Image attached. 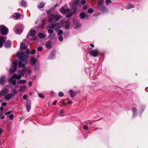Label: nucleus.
<instances>
[{"label":"nucleus","instance_id":"2f4dec72","mask_svg":"<svg viewBox=\"0 0 148 148\" xmlns=\"http://www.w3.org/2000/svg\"><path fill=\"white\" fill-rule=\"evenodd\" d=\"M21 17V14L19 13H15V17L16 19H18Z\"/></svg>","mask_w":148,"mask_h":148},{"label":"nucleus","instance_id":"20e7f679","mask_svg":"<svg viewBox=\"0 0 148 148\" xmlns=\"http://www.w3.org/2000/svg\"><path fill=\"white\" fill-rule=\"evenodd\" d=\"M89 53L91 56L96 57L98 55L99 51L97 49L94 50H91L89 51Z\"/></svg>","mask_w":148,"mask_h":148},{"label":"nucleus","instance_id":"ddd939ff","mask_svg":"<svg viewBox=\"0 0 148 148\" xmlns=\"http://www.w3.org/2000/svg\"><path fill=\"white\" fill-rule=\"evenodd\" d=\"M79 17L80 18L83 19L85 17H88L89 15L87 14H86L84 12H82L80 14Z\"/></svg>","mask_w":148,"mask_h":148},{"label":"nucleus","instance_id":"c9c22d12","mask_svg":"<svg viewBox=\"0 0 148 148\" xmlns=\"http://www.w3.org/2000/svg\"><path fill=\"white\" fill-rule=\"evenodd\" d=\"M53 30L51 28L50 29L48 30V32L49 34H51L53 33Z\"/></svg>","mask_w":148,"mask_h":148},{"label":"nucleus","instance_id":"09e8293b","mask_svg":"<svg viewBox=\"0 0 148 148\" xmlns=\"http://www.w3.org/2000/svg\"><path fill=\"white\" fill-rule=\"evenodd\" d=\"M83 129L85 130H87L88 129V127L86 125H84L83 126Z\"/></svg>","mask_w":148,"mask_h":148},{"label":"nucleus","instance_id":"72a5a7b5","mask_svg":"<svg viewBox=\"0 0 148 148\" xmlns=\"http://www.w3.org/2000/svg\"><path fill=\"white\" fill-rule=\"evenodd\" d=\"M64 111L62 110H60V116H64V115L63 114H62L63 113H64Z\"/></svg>","mask_w":148,"mask_h":148},{"label":"nucleus","instance_id":"338daca9","mask_svg":"<svg viewBox=\"0 0 148 148\" xmlns=\"http://www.w3.org/2000/svg\"><path fill=\"white\" fill-rule=\"evenodd\" d=\"M72 103V101H70L68 102V104H71Z\"/></svg>","mask_w":148,"mask_h":148},{"label":"nucleus","instance_id":"69168bd1","mask_svg":"<svg viewBox=\"0 0 148 148\" xmlns=\"http://www.w3.org/2000/svg\"><path fill=\"white\" fill-rule=\"evenodd\" d=\"M4 115H3L1 117V118L2 119H4Z\"/></svg>","mask_w":148,"mask_h":148},{"label":"nucleus","instance_id":"de8ad7c7","mask_svg":"<svg viewBox=\"0 0 148 148\" xmlns=\"http://www.w3.org/2000/svg\"><path fill=\"white\" fill-rule=\"evenodd\" d=\"M26 74L28 75L29 74L31 73L32 71L30 69L28 70V71H26Z\"/></svg>","mask_w":148,"mask_h":148},{"label":"nucleus","instance_id":"423d86ee","mask_svg":"<svg viewBox=\"0 0 148 148\" xmlns=\"http://www.w3.org/2000/svg\"><path fill=\"white\" fill-rule=\"evenodd\" d=\"M12 68L13 69H10V73H12L14 72L16 70L17 62L16 61H14L12 62Z\"/></svg>","mask_w":148,"mask_h":148},{"label":"nucleus","instance_id":"603ef678","mask_svg":"<svg viewBox=\"0 0 148 148\" xmlns=\"http://www.w3.org/2000/svg\"><path fill=\"white\" fill-rule=\"evenodd\" d=\"M35 52V50L34 49L32 50L31 52V54H33Z\"/></svg>","mask_w":148,"mask_h":148},{"label":"nucleus","instance_id":"39448f33","mask_svg":"<svg viewBox=\"0 0 148 148\" xmlns=\"http://www.w3.org/2000/svg\"><path fill=\"white\" fill-rule=\"evenodd\" d=\"M50 28L56 30H58L61 27V26L60 25V23H56L51 24L50 26Z\"/></svg>","mask_w":148,"mask_h":148},{"label":"nucleus","instance_id":"1a4fd4ad","mask_svg":"<svg viewBox=\"0 0 148 148\" xmlns=\"http://www.w3.org/2000/svg\"><path fill=\"white\" fill-rule=\"evenodd\" d=\"M64 21H61L60 23H63ZM64 27L66 29H68L70 26V23L68 21H64Z\"/></svg>","mask_w":148,"mask_h":148},{"label":"nucleus","instance_id":"c03bdc74","mask_svg":"<svg viewBox=\"0 0 148 148\" xmlns=\"http://www.w3.org/2000/svg\"><path fill=\"white\" fill-rule=\"evenodd\" d=\"M13 118V114H11L9 116V118L10 120H12Z\"/></svg>","mask_w":148,"mask_h":148},{"label":"nucleus","instance_id":"79ce46f5","mask_svg":"<svg viewBox=\"0 0 148 148\" xmlns=\"http://www.w3.org/2000/svg\"><path fill=\"white\" fill-rule=\"evenodd\" d=\"M38 95L39 97L42 98H44V95L40 93L38 94Z\"/></svg>","mask_w":148,"mask_h":148},{"label":"nucleus","instance_id":"774afa93","mask_svg":"<svg viewBox=\"0 0 148 148\" xmlns=\"http://www.w3.org/2000/svg\"><path fill=\"white\" fill-rule=\"evenodd\" d=\"M62 103L63 104H64V105H65L66 104V103L65 102H63V101H62Z\"/></svg>","mask_w":148,"mask_h":148},{"label":"nucleus","instance_id":"e433bc0d","mask_svg":"<svg viewBox=\"0 0 148 148\" xmlns=\"http://www.w3.org/2000/svg\"><path fill=\"white\" fill-rule=\"evenodd\" d=\"M26 82V81L25 80H21V79L19 81V83L21 84H22L23 83H25Z\"/></svg>","mask_w":148,"mask_h":148},{"label":"nucleus","instance_id":"aec40b11","mask_svg":"<svg viewBox=\"0 0 148 148\" xmlns=\"http://www.w3.org/2000/svg\"><path fill=\"white\" fill-rule=\"evenodd\" d=\"M12 95L11 94H8L5 96V99L7 101H8L12 97Z\"/></svg>","mask_w":148,"mask_h":148},{"label":"nucleus","instance_id":"473e14b6","mask_svg":"<svg viewBox=\"0 0 148 148\" xmlns=\"http://www.w3.org/2000/svg\"><path fill=\"white\" fill-rule=\"evenodd\" d=\"M94 12V10L91 8H90L88 9V12L89 13H92Z\"/></svg>","mask_w":148,"mask_h":148},{"label":"nucleus","instance_id":"c85d7f7f","mask_svg":"<svg viewBox=\"0 0 148 148\" xmlns=\"http://www.w3.org/2000/svg\"><path fill=\"white\" fill-rule=\"evenodd\" d=\"M134 8V6L132 4H129L128 5L126 8L127 10H129L130 9Z\"/></svg>","mask_w":148,"mask_h":148},{"label":"nucleus","instance_id":"e2e57ef3","mask_svg":"<svg viewBox=\"0 0 148 148\" xmlns=\"http://www.w3.org/2000/svg\"><path fill=\"white\" fill-rule=\"evenodd\" d=\"M90 46L91 47H94V45L93 44H90Z\"/></svg>","mask_w":148,"mask_h":148},{"label":"nucleus","instance_id":"0eeeda50","mask_svg":"<svg viewBox=\"0 0 148 148\" xmlns=\"http://www.w3.org/2000/svg\"><path fill=\"white\" fill-rule=\"evenodd\" d=\"M21 25L20 24H18L16 25L15 27L14 31L16 34H20L22 33L23 31V29H18L17 28L18 27H20Z\"/></svg>","mask_w":148,"mask_h":148},{"label":"nucleus","instance_id":"37998d69","mask_svg":"<svg viewBox=\"0 0 148 148\" xmlns=\"http://www.w3.org/2000/svg\"><path fill=\"white\" fill-rule=\"evenodd\" d=\"M58 95L60 97H63L64 95V94L63 92H59Z\"/></svg>","mask_w":148,"mask_h":148},{"label":"nucleus","instance_id":"a19ab883","mask_svg":"<svg viewBox=\"0 0 148 148\" xmlns=\"http://www.w3.org/2000/svg\"><path fill=\"white\" fill-rule=\"evenodd\" d=\"M106 5H107L109 3H111V0H106L105 2Z\"/></svg>","mask_w":148,"mask_h":148},{"label":"nucleus","instance_id":"4d7b16f0","mask_svg":"<svg viewBox=\"0 0 148 148\" xmlns=\"http://www.w3.org/2000/svg\"><path fill=\"white\" fill-rule=\"evenodd\" d=\"M32 84V83L31 81H29L28 83V85L29 86H31Z\"/></svg>","mask_w":148,"mask_h":148},{"label":"nucleus","instance_id":"6e6d98bb","mask_svg":"<svg viewBox=\"0 0 148 148\" xmlns=\"http://www.w3.org/2000/svg\"><path fill=\"white\" fill-rule=\"evenodd\" d=\"M37 38H38V37L36 36H35L33 37V39L34 40H36L37 39Z\"/></svg>","mask_w":148,"mask_h":148},{"label":"nucleus","instance_id":"6e6552de","mask_svg":"<svg viewBox=\"0 0 148 148\" xmlns=\"http://www.w3.org/2000/svg\"><path fill=\"white\" fill-rule=\"evenodd\" d=\"M6 37L0 36V48L2 47L3 42L6 39Z\"/></svg>","mask_w":148,"mask_h":148},{"label":"nucleus","instance_id":"ea45409f","mask_svg":"<svg viewBox=\"0 0 148 148\" xmlns=\"http://www.w3.org/2000/svg\"><path fill=\"white\" fill-rule=\"evenodd\" d=\"M43 49L42 47H40L37 48V51H42Z\"/></svg>","mask_w":148,"mask_h":148},{"label":"nucleus","instance_id":"bf43d9fd","mask_svg":"<svg viewBox=\"0 0 148 148\" xmlns=\"http://www.w3.org/2000/svg\"><path fill=\"white\" fill-rule=\"evenodd\" d=\"M17 91L16 90H14L13 91V93L15 95L17 93Z\"/></svg>","mask_w":148,"mask_h":148},{"label":"nucleus","instance_id":"f3484780","mask_svg":"<svg viewBox=\"0 0 148 148\" xmlns=\"http://www.w3.org/2000/svg\"><path fill=\"white\" fill-rule=\"evenodd\" d=\"M54 19L53 15H50L48 17V21L49 22L51 23L53 21Z\"/></svg>","mask_w":148,"mask_h":148},{"label":"nucleus","instance_id":"052dcab7","mask_svg":"<svg viewBox=\"0 0 148 148\" xmlns=\"http://www.w3.org/2000/svg\"><path fill=\"white\" fill-rule=\"evenodd\" d=\"M3 132V130H2L0 128V134H1Z\"/></svg>","mask_w":148,"mask_h":148},{"label":"nucleus","instance_id":"a878e982","mask_svg":"<svg viewBox=\"0 0 148 148\" xmlns=\"http://www.w3.org/2000/svg\"><path fill=\"white\" fill-rule=\"evenodd\" d=\"M69 93L72 97H73L75 95V92L72 90H70Z\"/></svg>","mask_w":148,"mask_h":148},{"label":"nucleus","instance_id":"c756f323","mask_svg":"<svg viewBox=\"0 0 148 148\" xmlns=\"http://www.w3.org/2000/svg\"><path fill=\"white\" fill-rule=\"evenodd\" d=\"M38 36L41 38H44L45 37V35L42 33H40L38 35Z\"/></svg>","mask_w":148,"mask_h":148},{"label":"nucleus","instance_id":"9b49d317","mask_svg":"<svg viewBox=\"0 0 148 148\" xmlns=\"http://www.w3.org/2000/svg\"><path fill=\"white\" fill-rule=\"evenodd\" d=\"M31 108V105L30 102L29 101H27L26 102V108L27 112H29L30 111Z\"/></svg>","mask_w":148,"mask_h":148},{"label":"nucleus","instance_id":"f03ea898","mask_svg":"<svg viewBox=\"0 0 148 148\" xmlns=\"http://www.w3.org/2000/svg\"><path fill=\"white\" fill-rule=\"evenodd\" d=\"M24 71H21L18 72L19 75H16L14 74L12 76L11 78H9L8 81L9 83L11 82L12 84L14 85H15L16 84V80L14 79H19L21 78L22 76L24 75Z\"/></svg>","mask_w":148,"mask_h":148},{"label":"nucleus","instance_id":"cd10ccee","mask_svg":"<svg viewBox=\"0 0 148 148\" xmlns=\"http://www.w3.org/2000/svg\"><path fill=\"white\" fill-rule=\"evenodd\" d=\"M54 19L56 21L58 20L61 17V16L60 15H54Z\"/></svg>","mask_w":148,"mask_h":148},{"label":"nucleus","instance_id":"5701e85b","mask_svg":"<svg viewBox=\"0 0 148 148\" xmlns=\"http://www.w3.org/2000/svg\"><path fill=\"white\" fill-rule=\"evenodd\" d=\"M46 47L48 48H50L51 47V42L50 41H48L46 44Z\"/></svg>","mask_w":148,"mask_h":148},{"label":"nucleus","instance_id":"f704fd0d","mask_svg":"<svg viewBox=\"0 0 148 148\" xmlns=\"http://www.w3.org/2000/svg\"><path fill=\"white\" fill-rule=\"evenodd\" d=\"M45 4L43 3H40L39 5V8H42L44 6Z\"/></svg>","mask_w":148,"mask_h":148},{"label":"nucleus","instance_id":"3c124183","mask_svg":"<svg viewBox=\"0 0 148 148\" xmlns=\"http://www.w3.org/2000/svg\"><path fill=\"white\" fill-rule=\"evenodd\" d=\"M86 1L85 0H82L81 1V3L82 5L86 3Z\"/></svg>","mask_w":148,"mask_h":148},{"label":"nucleus","instance_id":"680f3d73","mask_svg":"<svg viewBox=\"0 0 148 148\" xmlns=\"http://www.w3.org/2000/svg\"><path fill=\"white\" fill-rule=\"evenodd\" d=\"M58 5V3L56 4H55V5L53 7L54 8H56V7Z\"/></svg>","mask_w":148,"mask_h":148},{"label":"nucleus","instance_id":"5fc2aeb1","mask_svg":"<svg viewBox=\"0 0 148 148\" xmlns=\"http://www.w3.org/2000/svg\"><path fill=\"white\" fill-rule=\"evenodd\" d=\"M27 96L26 95H24L23 96V99H25V100H26L27 99Z\"/></svg>","mask_w":148,"mask_h":148},{"label":"nucleus","instance_id":"f257e3e1","mask_svg":"<svg viewBox=\"0 0 148 148\" xmlns=\"http://www.w3.org/2000/svg\"><path fill=\"white\" fill-rule=\"evenodd\" d=\"M29 50L27 49L25 52L22 53L18 52L16 54V56L20 58V61L19 62L18 66L19 67H23L27 62Z\"/></svg>","mask_w":148,"mask_h":148},{"label":"nucleus","instance_id":"13d9d810","mask_svg":"<svg viewBox=\"0 0 148 148\" xmlns=\"http://www.w3.org/2000/svg\"><path fill=\"white\" fill-rule=\"evenodd\" d=\"M6 104V103L5 102H3L1 104L2 106H5Z\"/></svg>","mask_w":148,"mask_h":148},{"label":"nucleus","instance_id":"2eb2a0df","mask_svg":"<svg viewBox=\"0 0 148 148\" xmlns=\"http://www.w3.org/2000/svg\"><path fill=\"white\" fill-rule=\"evenodd\" d=\"M5 77L4 76H2L0 78V84L1 85H3L5 82Z\"/></svg>","mask_w":148,"mask_h":148},{"label":"nucleus","instance_id":"a211bd4d","mask_svg":"<svg viewBox=\"0 0 148 148\" xmlns=\"http://www.w3.org/2000/svg\"><path fill=\"white\" fill-rule=\"evenodd\" d=\"M73 22L74 24L76 25V26L75 27V28H77V27H79L80 26V25L79 23L77 20H73Z\"/></svg>","mask_w":148,"mask_h":148},{"label":"nucleus","instance_id":"bb28decb","mask_svg":"<svg viewBox=\"0 0 148 148\" xmlns=\"http://www.w3.org/2000/svg\"><path fill=\"white\" fill-rule=\"evenodd\" d=\"M31 62L32 64H34L36 62L35 58L34 57H32L31 59Z\"/></svg>","mask_w":148,"mask_h":148},{"label":"nucleus","instance_id":"412c9836","mask_svg":"<svg viewBox=\"0 0 148 148\" xmlns=\"http://www.w3.org/2000/svg\"><path fill=\"white\" fill-rule=\"evenodd\" d=\"M26 87L25 86H22L19 88V91L20 92L24 91L26 90Z\"/></svg>","mask_w":148,"mask_h":148},{"label":"nucleus","instance_id":"4468645a","mask_svg":"<svg viewBox=\"0 0 148 148\" xmlns=\"http://www.w3.org/2000/svg\"><path fill=\"white\" fill-rule=\"evenodd\" d=\"M11 45V43L10 40L7 41L4 43V45L6 48L9 47Z\"/></svg>","mask_w":148,"mask_h":148},{"label":"nucleus","instance_id":"4be33fe9","mask_svg":"<svg viewBox=\"0 0 148 148\" xmlns=\"http://www.w3.org/2000/svg\"><path fill=\"white\" fill-rule=\"evenodd\" d=\"M97 2L99 5L102 6L103 5L104 1L103 0H98Z\"/></svg>","mask_w":148,"mask_h":148},{"label":"nucleus","instance_id":"8fccbe9b","mask_svg":"<svg viewBox=\"0 0 148 148\" xmlns=\"http://www.w3.org/2000/svg\"><path fill=\"white\" fill-rule=\"evenodd\" d=\"M52 11V9H50L47 10L46 12L47 14L50 13Z\"/></svg>","mask_w":148,"mask_h":148},{"label":"nucleus","instance_id":"0e129e2a","mask_svg":"<svg viewBox=\"0 0 148 148\" xmlns=\"http://www.w3.org/2000/svg\"><path fill=\"white\" fill-rule=\"evenodd\" d=\"M3 109V108L2 107H1L0 108V109L1 111H2Z\"/></svg>","mask_w":148,"mask_h":148},{"label":"nucleus","instance_id":"6ab92c4d","mask_svg":"<svg viewBox=\"0 0 148 148\" xmlns=\"http://www.w3.org/2000/svg\"><path fill=\"white\" fill-rule=\"evenodd\" d=\"M132 110L133 111V117L135 116L137 114V110L136 108L134 107L132 108Z\"/></svg>","mask_w":148,"mask_h":148},{"label":"nucleus","instance_id":"b1692460","mask_svg":"<svg viewBox=\"0 0 148 148\" xmlns=\"http://www.w3.org/2000/svg\"><path fill=\"white\" fill-rule=\"evenodd\" d=\"M21 6L25 7H26L27 6L26 2L23 0L21 1Z\"/></svg>","mask_w":148,"mask_h":148},{"label":"nucleus","instance_id":"58836bf2","mask_svg":"<svg viewBox=\"0 0 148 148\" xmlns=\"http://www.w3.org/2000/svg\"><path fill=\"white\" fill-rule=\"evenodd\" d=\"M63 33V31L62 30H60L58 31V35H60L62 34Z\"/></svg>","mask_w":148,"mask_h":148},{"label":"nucleus","instance_id":"864d4df0","mask_svg":"<svg viewBox=\"0 0 148 148\" xmlns=\"http://www.w3.org/2000/svg\"><path fill=\"white\" fill-rule=\"evenodd\" d=\"M11 112V111H9L8 112H6L5 113V115H8Z\"/></svg>","mask_w":148,"mask_h":148},{"label":"nucleus","instance_id":"7ed1b4c3","mask_svg":"<svg viewBox=\"0 0 148 148\" xmlns=\"http://www.w3.org/2000/svg\"><path fill=\"white\" fill-rule=\"evenodd\" d=\"M1 33V34L5 35L8 32V29L3 25L0 26Z\"/></svg>","mask_w":148,"mask_h":148},{"label":"nucleus","instance_id":"f8f14e48","mask_svg":"<svg viewBox=\"0 0 148 148\" xmlns=\"http://www.w3.org/2000/svg\"><path fill=\"white\" fill-rule=\"evenodd\" d=\"M69 11V10L68 9H65L64 8L62 7L60 9L61 12L64 14H66L68 13Z\"/></svg>","mask_w":148,"mask_h":148},{"label":"nucleus","instance_id":"dca6fc26","mask_svg":"<svg viewBox=\"0 0 148 148\" xmlns=\"http://www.w3.org/2000/svg\"><path fill=\"white\" fill-rule=\"evenodd\" d=\"M26 48V45L25 44L21 42L20 44V49L21 51H23Z\"/></svg>","mask_w":148,"mask_h":148},{"label":"nucleus","instance_id":"49530a36","mask_svg":"<svg viewBox=\"0 0 148 148\" xmlns=\"http://www.w3.org/2000/svg\"><path fill=\"white\" fill-rule=\"evenodd\" d=\"M59 40L60 41H62L63 40V37L62 36H60L59 37Z\"/></svg>","mask_w":148,"mask_h":148},{"label":"nucleus","instance_id":"4c0bfd02","mask_svg":"<svg viewBox=\"0 0 148 148\" xmlns=\"http://www.w3.org/2000/svg\"><path fill=\"white\" fill-rule=\"evenodd\" d=\"M79 2V1L78 0H75L73 2V4L74 5H76L78 4Z\"/></svg>","mask_w":148,"mask_h":148},{"label":"nucleus","instance_id":"9d476101","mask_svg":"<svg viewBox=\"0 0 148 148\" xmlns=\"http://www.w3.org/2000/svg\"><path fill=\"white\" fill-rule=\"evenodd\" d=\"M8 92V90L5 88L0 92V95L1 96H3L5 95Z\"/></svg>","mask_w":148,"mask_h":148},{"label":"nucleus","instance_id":"7c9ffc66","mask_svg":"<svg viewBox=\"0 0 148 148\" xmlns=\"http://www.w3.org/2000/svg\"><path fill=\"white\" fill-rule=\"evenodd\" d=\"M101 10L103 12H104L107 11L108 9L106 7H103L101 8Z\"/></svg>","mask_w":148,"mask_h":148},{"label":"nucleus","instance_id":"a18cd8bd","mask_svg":"<svg viewBox=\"0 0 148 148\" xmlns=\"http://www.w3.org/2000/svg\"><path fill=\"white\" fill-rule=\"evenodd\" d=\"M73 14L72 13H70L67 14L66 15V17L67 18H69Z\"/></svg>","mask_w":148,"mask_h":148},{"label":"nucleus","instance_id":"393cba45","mask_svg":"<svg viewBox=\"0 0 148 148\" xmlns=\"http://www.w3.org/2000/svg\"><path fill=\"white\" fill-rule=\"evenodd\" d=\"M36 33V31L35 30H31L29 33L30 35L31 36H34Z\"/></svg>","mask_w":148,"mask_h":148}]
</instances>
